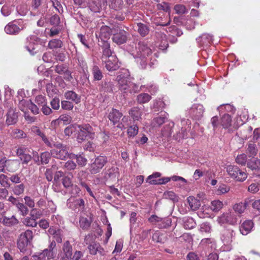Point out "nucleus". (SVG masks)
Here are the masks:
<instances>
[{"instance_id": "obj_19", "label": "nucleus", "mask_w": 260, "mask_h": 260, "mask_svg": "<svg viewBox=\"0 0 260 260\" xmlns=\"http://www.w3.org/2000/svg\"><path fill=\"white\" fill-rule=\"evenodd\" d=\"M122 116V114L121 112L115 109L112 108L108 115V118L115 125L119 121Z\"/></svg>"}, {"instance_id": "obj_47", "label": "nucleus", "mask_w": 260, "mask_h": 260, "mask_svg": "<svg viewBox=\"0 0 260 260\" xmlns=\"http://www.w3.org/2000/svg\"><path fill=\"white\" fill-rule=\"evenodd\" d=\"M19 102L18 104L19 108L23 112L25 113L26 111L28 109L29 104L30 100L26 101L24 99H19Z\"/></svg>"}, {"instance_id": "obj_62", "label": "nucleus", "mask_w": 260, "mask_h": 260, "mask_svg": "<svg viewBox=\"0 0 260 260\" xmlns=\"http://www.w3.org/2000/svg\"><path fill=\"white\" fill-rule=\"evenodd\" d=\"M64 168L68 171L75 170L77 167V164L73 160H68L65 162Z\"/></svg>"}, {"instance_id": "obj_45", "label": "nucleus", "mask_w": 260, "mask_h": 260, "mask_svg": "<svg viewBox=\"0 0 260 260\" xmlns=\"http://www.w3.org/2000/svg\"><path fill=\"white\" fill-rule=\"evenodd\" d=\"M62 42L59 39H53L49 41L48 43V47L50 49H57L61 48L62 46Z\"/></svg>"}, {"instance_id": "obj_60", "label": "nucleus", "mask_w": 260, "mask_h": 260, "mask_svg": "<svg viewBox=\"0 0 260 260\" xmlns=\"http://www.w3.org/2000/svg\"><path fill=\"white\" fill-rule=\"evenodd\" d=\"M0 183L4 187L7 188L10 186L8 178L4 174L0 175Z\"/></svg>"}, {"instance_id": "obj_55", "label": "nucleus", "mask_w": 260, "mask_h": 260, "mask_svg": "<svg viewBox=\"0 0 260 260\" xmlns=\"http://www.w3.org/2000/svg\"><path fill=\"white\" fill-rule=\"evenodd\" d=\"M24 188V185L23 183H21L20 184L15 185L13 188V191L15 194L19 196L23 193Z\"/></svg>"}, {"instance_id": "obj_13", "label": "nucleus", "mask_w": 260, "mask_h": 260, "mask_svg": "<svg viewBox=\"0 0 260 260\" xmlns=\"http://www.w3.org/2000/svg\"><path fill=\"white\" fill-rule=\"evenodd\" d=\"M128 33L123 29H120L117 32L114 34L112 37L114 42L117 44H123L127 40Z\"/></svg>"}, {"instance_id": "obj_26", "label": "nucleus", "mask_w": 260, "mask_h": 260, "mask_svg": "<svg viewBox=\"0 0 260 260\" xmlns=\"http://www.w3.org/2000/svg\"><path fill=\"white\" fill-rule=\"evenodd\" d=\"M35 211V209H32V210L31 211V217H27L23 219L22 222L25 225L32 228L36 227L37 226V222L36 220V219L34 218V215H32V212Z\"/></svg>"}, {"instance_id": "obj_22", "label": "nucleus", "mask_w": 260, "mask_h": 260, "mask_svg": "<svg viewBox=\"0 0 260 260\" xmlns=\"http://www.w3.org/2000/svg\"><path fill=\"white\" fill-rule=\"evenodd\" d=\"M20 165V161L18 159L7 160L6 170L10 172H14L19 169Z\"/></svg>"}, {"instance_id": "obj_61", "label": "nucleus", "mask_w": 260, "mask_h": 260, "mask_svg": "<svg viewBox=\"0 0 260 260\" xmlns=\"http://www.w3.org/2000/svg\"><path fill=\"white\" fill-rule=\"evenodd\" d=\"M246 161L247 156L244 153L238 155L236 158V162L241 165H245Z\"/></svg>"}, {"instance_id": "obj_30", "label": "nucleus", "mask_w": 260, "mask_h": 260, "mask_svg": "<svg viewBox=\"0 0 260 260\" xmlns=\"http://www.w3.org/2000/svg\"><path fill=\"white\" fill-rule=\"evenodd\" d=\"M19 223L18 220L14 215L10 217L5 216L3 221V224L7 226H12L17 225Z\"/></svg>"}, {"instance_id": "obj_16", "label": "nucleus", "mask_w": 260, "mask_h": 260, "mask_svg": "<svg viewBox=\"0 0 260 260\" xmlns=\"http://www.w3.org/2000/svg\"><path fill=\"white\" fill-rule=\"evenodd\" d=\"M213 36L209 34H203L197 38V41L200 45L208 46L213 42Z\"/></svg>"}, {"instance_id": "obj_3", "label": "nucleus", "mask_w": 260, "mask_h": 260, "mask_svg": "<svg viewBox=\"0 0 260 260\" xmlns=\"http://www.w3.org/2000/svg\"><path fill=\"white\" fill-rule=\"evenodd\" d=\"M226 172L231 178L238 182H243L247 178L246 172L236 166H228L226 167Z\"/></svg>"}, {"instance_id": "obj_64", "label": "nucleus", "mask_w": 260, "mask_h": 260, "mask_svg": "<svg viewBox=\"0 0 260 260\" xmlns=\"http://www.w3.org/2000/svg\"><path fill=\"white\" fill-rule=\"evenodd\" d=\"M101 3L100 0H97L94 3L93 2L90 3V8L91 11L94 12H99L101 9Z\"/></svg>"}, {"instance_id": "obj_49", "label": "nucleus", "mask_w": 260, "mask_h": 260, "mask_svg": "<svg viewBox=\"0 0 260 260\" xmlns=\"http://www.w3.org/2000/svg\"><path fill=\"white\" fill-rule=\"evenodd\" d=\"M16 207L18 210L20 212V214L23 216L26 215L28 213V209L27 207L25 206L23 203H18L16 204Z\"/></svg>"}, {"instance_id": "obj_48", "label": "nucleus", "mask_w": 260, "mask_h": 260, "mask_svg": "<svg viewBox=\"0 0 260 260\" xmlns=\"http://www.w3.org/2000/svg\"><path fill=\"white\" fill-rule=\"evenodd\" d=\"M50 152L45 151L41 153L40 155L41 162L42 164H47L51 158Z\"/></svg>"}, {"instance_id": "obj_6", "label": "nucleus", "mask_w": 260, "mask_h": 260, "mask_svg": "<svg viewBox=\"0 0 260 260\" xmlns=\"http://www.w3.org/2000/svg\"><path fill=\"white\" fill-rule=\"evenodd\" d=\"M52 145H55V148L50 150L52 156L61 160H65L68 157L70 158V154L68 152L69 147L66 145H63L61 143L53 144Z\"/></svg>"}, {"instance_id": "obj_40", "label": "nucleus", "mask_w": 260, "mask_h": 260, "mask_svg": "<svg viewBox=\"0 0 260 260\" xmlns=\"http://www.w3.org/2000/svg\"><path fill=\"white\" fill-rule=\"evenodd\" d=\"M160 173L155 172L151 175H149L146 180V182L150 184H158V180L156 179L160 176Z\"/></svg>"}, {"instance_id": "obj_53", "label": "nucleus", "mask_w": 260, "mask_h": 260, "mask_svg": "<svg viewBox=\"0 0 260 260\" xmlns=\"http://www.w3.org/2000/svg\"><path fill=\"white\" fill-rule=\"evenodd\" d=\"M12 136L17 139L26 137V134L22 130L19 129H14L12 132Z\"/></svg>"}, {"instance_id": "obj_8", "label": "nucleus", "mask_w": 260, "mask_h": 260, "mask_svg": "<svg viewBox=\"0 0 260 260\" xmlns=\"http://www.w3.org/2000/svg\"><path fill=\"white\" fill-rule=\"evenodd\" d=\"M107 162V158L104 156H99L95 158L94 161L90 165V172L92 174L100 172L102 169Z\"/></svg>"}, {"instance_id": "obj_46", "label": "nucleus", "mask_w": 260, "mask_h": 260, "mask_svg": "<svg viewBox=\"0 0 260 260\" xmlns=\"http://www.w3.org/2000/svg\"><path fill=\"white\" fill-rule=\"evenodd\" d=\"M150 99L151 96L146 93H141L137 96V101L140 104L147 103Z\"/></svg>"}, {"instance_id": "obj_58", "label": "nucleus", "mask_w": 260, "mask_h": 260, "mask_svg": "<svg viewBox=\"0 0 260 260\" xmlns=\"http://www.w3.org/2000/svg\"><path fill=\"white\" fill-rule=\"evenodd\" d=\"M35 103L38 106L43 107L47 104V101L45 97L42 95H39L35 99Z\"/></svg>"}, {"instance_id": "obj_12", "label": "nucleus", "mask_w": 260, "mask_h": 260, "mask_svg": "<svg viewBox=\"0 0 260 260\" xmlns=\"http://www.w3.org/2000/svg\"><path fill=\"white\" fill-rule=\"evenodd\" d=\"M102 49V61L109 59L111 56H116L115 53L110 49V44L106 41H104L101 46Z\"/></svg>"}, {"instance_id": "obj_56", "label": "nucleus", "mask_w": 260, "mask_h": 260, "mask_svg": "<svg viewBox=\"0 0 260 260\" xmlns=\"http://www.w3.org/2000/svg\"><path fill=\"white\" fill-rule=\"evenodd\" d=\"M249 156H253L257 154V149L256 145L254 144H249L247 149Z\"/></svg>"}, {"instance_id": "obj_9", "label": "nucleus", "mask_w": 260, "mask_h": 260, "mask_svg": "<svg viewBox=\"0 0 260 260\" xmlns=\"http://www.w3.org/2000/svg\"><path fill=\"white\" fill-rule=\"evenodd\" d=\"M234 237V230L231 229H226L222 231L220 238L224 245H230L233 242Z\"/></svg>"}, {"instance_id": "obj_35", "label": "nucleus", "mask_w": 260, "mask_h": 260, "mask_svg": "<svg viewBox=\"0 0 260 260\" xmlns=\"http://www.w3.org/2000/svg\"><path fill=\"white\" fill-rule=\"evenodd\" d=\"M217 109L219 112V113L225 111L226 112V113L228 114H233L235 110V108L230 104L220 105L217 108Z\"/></svg>"}, {"instance_id": "obj_52", "label": "nucleus", "mask_w": 260, "mask_h": 260, "mask_svg": "<svg viewBox=\"0 0 260 260\" xmlns=\"http://www.w3.org/2000/svg\"><path fill=\"white\" fill-rule=\"evenodd\" d=\"M58 168L55 165H52L51 168L47 169L45 173L46 179L48 181H51L53 179V172L52 169H57Z\"/></svg>"}, {"instance_id": "obj_7", "label": "nucleus", "mask_w": 260, "mask_h": 260, "mask_svg": "<svg viewBox=\"0 0 260 260\" xmlns=\"http://www.w3.org/2000/svg\"><path fill=\"white\" fill-rule=\"evenodd\" d=\"M67 205L75 212H82L85 208V202L83 199L72 197L67 200Z\"/></svg>"}, {"instance_id": "obj_51", "label": "nucleus", "mask_w": 260, "mask_h": 260, "mask_svg": "<svg viewBox=\"0 0 260 260\" xmlns=\"http://www.w3.org/2000/svg\"><path fill=\"white\" fill-rule=\"evenodd\" d=\"M49 22L51 25L53 26H61L60 19L58 15L55 14L52 16L49 20Z\"/></svg>"}, {"instance_id": "obj_18", "label": "nucleus", "mask_w": 260, "mask_h": 260, "mask_svg": "<svg viewBox=\"0 0 260 260\" xmlns=\"http://www.w3.org/2000/svg\"><path fill=\"white\" fill-rule=\"evenodd\" d=\"M250 201V200L247 199H245L243 202L235 204L233 207L234 211L238 214H242L244 212Z\"/></svg>"}, {"instance_id": "obj_44", "label": "nucleus", "mask_w": 260, "mask_h": 260, "mask_svg": "<svg viewBox=\"0 0 260 260\" xmlns=\"http://www.w3.org/2000/svg\"><path fill=\"white\" fill-rule=\"evenodd\" d=\"M223 203L219 200H214L211 202L210 208L214 212H218L223 207Z\"/></svg>"}, {"instance_id": "obj_27", "label": "nucleus", "mask_w": 260, "mask_h": 260, "mask_svg": "<svg viewBox=\"0 0 260 260\" xmlns=\"http://www.w3.org/2000/svg\"><path fill=\"white\" fill-rule=\"evenodd\" d=\"M187 200L190 208L192 210L195 211L200 208L201 204L199 200L193 197L190 196L187 198Z\"/></svg>"}, {"instance_id": "obj_37", "label": "nucleus", "mask_w": 260, "mask_h": 260, "mask_svg": "<svg viewBox=\"0 0 260 260\" xmlns=\"http://www.w3.org/2000/svg\"><path fill=\"white\" fill-rule=\"evenodd\" d=\"M110 8L115 10L121 9L122 7V0H109Z\"/></svg>"}, {"instance_id": "obj_43", "label": "nucleus", "mask_w": 260, "mask_h": 260, "mask_svg": "<svg viewBox=\"0 0 260 260\" xmlns=\"http://www.w3.org/2000/svg\"><path fill=\"white\" fill-rule=\"evenodd\" d=\"M32 131L36 135L39 136L41 138L42 141L45 144V145H50V144L47 141V138L45 136V135L41 131V130L38 127H33L31 128Z\"/></svg>"}, {"instance_id": "obj_28", "label": "nucleus", "mask_w": 260, "mask_h": 260, "mask_svg": "<svg viewBox=\"0 0 260 260\" xmlns=\"http://www.w3.org/2000/svg\"><path fill=\"white\" fill-rule=\"evenodd\" d=\"M129 114L134 121H139L142 118V111L138 107H134L129 111Z\"/></svg>"}, {"instance_id": "obj_23", "label": "nucleus", "mask_w": 260, "mask_h": 260, "mask_svg": "<svg viewBox=\"0 0 260 260\" xmlns=\"http://www.w3.org/2000/svg\"><path fill=\"white\" fill-rule=\"evenodd\" d=\"M253 223L250 220L245 221L241 225L240 231L243 235H247L253 228Z\"/></svg>"}, {"instance_id": "obj_11", "label": "nucleus", "mask_w": 260, "mask_h": 260, "mask_svg": "<svg viewBox=\"0 0 260 260\" xmlns=\"http://www.w3.org/2000/svg\"><path fill=\"white\" fill-rule=\"evenodd\" d=\"M102 62L105 64V67L109 71L117 70L120 67L116 56H111L110 58L106 59V61H103Z\"/></svg>"}, {"instance_id": "obj_15", "label": "nucleus", "mask_w": 260, "mask_h": 260, "mask_svg": "<svg viewBox=\"0 0 260 260\" xmlns=\"http://www.w3.org/2000/svg\"><path fill=\"white\" fill-rule=\"evenodd\" d=\"M204 109L201 104H194L189 111L190 114L196 119L201 118L204 113Z\"/></svg>"}, {"instance_id": "obj_29", "label": "nucleus", "mask_w": 260, "mask_h": 260, "mask_svg": "<svg viewBox=\"0 0 260 260\" xmlns=\"http://www.w3.org/2000/svg\"><path fill=\"white\" fill-rule=\"evenodd\" d=\"M184 228L186 230L192 229L195 227L196 223L194 219L190 217H185L183 218Z\"/></svg>"}, {"instance_id": "obj_32", "label": "nucleus", "mask_w": 260, "mask_h": 260, "mask_svg": "<svg viewBox=\"0 0 260 260\" xmlns=\"http://www.w3.org/2000/svg\"><path fill=\"white\" fill-rule=\"evenodd\" d=\"M232 118L230 114L225 113L221 118V124L224 128H229L231 125Z\"/></svg>"}, {"instance_id": "obj_31", "label": "nucleus", "mask_w": 260, "mask_h": 260, "mask_svg": "<svg viewBox=\"0 0 260 260\" xmlns=\"http://www.w3.org/2000/svg\"><path fill=\"white\" fill-rule=\"evenodd\" d=\"M167 116L165 115H159L154 117L152 122L151 125L153 127H159L164 123H165Z\"/></svg>"}, {"instance_id": "obj_20", "label": "nucleus", "mask_w": 260, "mask_h": 260, "mask_svg": "<svg viewBox=\"0 0 260 260\" xmlns=\"http://www.w3.org/2000/svg\"><path fill=\"white\" fill-rule=\"evenodd\" d=\"M92 221L90 214L81 216L79 220L80 226L83 230H87L90 227Z\"/></svg>"}, {"instance_id": "obj_57", "label": "nucleus", "mask_w": 260, "mask_h": 260, "mask_svg": "<svg viewBox=\"0 0 260 260\" xmlns=\"http://www.w3.org/2000/svg\"><path fill=\"white\" fill-rule=\"evenodd\" d=\"M227 216L228 219V223L232 225H234L237 223L238 221V218L237 216L231 212L227 213Z\"/></svg>"}, {"instance_id": "obj_42", "label": "nucleus", "mask_w": 260, "mask_h": 260, "mask_svg": "<svg viewBox=\"0 0 260 260\" xmlns=\"http://www.w3.org/2000/svg\"><path fill=\"white\" fill-rule=\"evenodd\" d=\"M110 37V28L107 26L102 27L100 30V37L102 40H107Z\"/></svg>"}, {"instance_id": "obj_50", "label": "nucleus", "mask_w": 260, "mask_h": 260, "mask_svg": "<svg viewBox=\"0 0 260 260\" xmlns=\"http://www.w3.org/2000/svg\"><path fill=\"white\" fill-rule=\"evenodd\" d=\"M139 127L137 125H133L129 126L127 129V135L128 137H134L138 133Z\"/></svg>"}, {"instance_id": "obj_1", "label": "nucleus", "mask_w": 260, "mask_h": 260, "mask_svg": "<svg viewBox=\"0 0 260 260\" xmlns=\"http://www.w3.org/2000/svg\"><path fill=\"white\" fill-rule=\"evenodd\" d=\"M129 71L122 69L117 76L118 87L123 93H135L139 91V86L132 81Z\"/></svg>"}, {"instance_id": "obj_14", "label": "nucleus", "mask_w": 260, "mask_h": 260, "mask_svg": "<svg viewBox=\"0 0 260 260\" xmlns=\"http://www.w3.org/2000/svg\"><path fill=\"white\" fill-rule=\"evenodd\" d=\"M148 221L152 224L155 225L159 228H164L167 224H169L168 220L159 217L156 215H152L149 218Z\"/></svg>"}, {"instance_id": "obj_38", "label": "nucleus", "mask_w": 260, "mask_h": 260, "mask_svg": "<svg viewBox=\"0 0 260 260\" xmlns=\"http://www.w3.org/2000/svg\"><path fill=\"white\" fill-rule=\"evenodd\" d=\"M92 73L94 80H101L103 77L101 70L97 66H93Z\"/></svg>"}, {"instance_id": "obj_2", "label": "nucleus", "mask_w": 260, "mask_h": 260, "mask_svg": "<svg viewBox=\"0 0 260 260\" xmlns=\"http://www.w3.org/2000/svg\"><path fill=\"white\" fill-rule=\"evenodd\" d=\"M138 49L136 54V61L140 64L141 68L145 69L147 64V61L152 53L151 49L144 41L140 42L137 47Z\"/></svg>"}, {"instance_id": "obj_33", "label": "nucleus", "mask_w": 260, "mask_h": 260, "mask_svg": "<svg viewBox=\"0 0 260 260\" xmlns=\"http://www.w3.org/2000/svg\"><path fill=\"white\" fill-rule=\"evenodd\" d=\"M72 121L71 117L68 114H62L58 118L53 121L55 123L60 124L62 122L64 124H68Z\"/></svg>"}, {"instance_id": "obj_4", "label": "nucleus", "mask_w": 260, "mask_h": 260, "mask_svg": "<svg viewBox=\"0 0 260 260\" xmlns=\"http://www.w3.org/2000/svg\"><path fill=\"white\" fill-rule=\"evenodd\" d=\"M26 27L24 21L22 19L15 20L9 23L5 27V31L7 34L16 35Z\"/></svg>"}, {"instance_id": "obj_63", "label": "nucleus", "mask_w": 260, "mask_h": 260, "mask_svg": "<svg viewBox=\"0 0 260 260\" xmlns=\"http://www.w3.org/2000/svg\"><path fill=\"white\" fill-rule=\"evenodd\" d=\"M48 251L47 250H44L43 251L40 253L39 255H35L34 256V260H46L48 258Z\"/></svg>"}, {"instance_id": "obj_36", "label": "nucleus", "mask_w": 260, "mask_h": 260, "mask_svg": "<svg viewBox=\"0 0 260 260\" xmlns=\"http://www.w3.org/2000/svg\"><path fill=\"white\" fill-rule=\"evenodd\" d=\"M62 29L61 26H53L52 28L46 29V34L50 37H53L59 34Z\"/></svg>"}, {"instance_id": "obj_59", "label": "nucleus", "mask_w": 260, "mask_h": 260, "mask_svg": "<svg viewBox=\"0 0 260 260\" xmlns=\"http://www.w3.org/2000/svg\"><path fill=\"white\" fill-rule=\"evenodd\" d=\"M56 247V243L55 241H52L49 245L48 248L45 249L48 251V258H51L53 257V250Z\"/></svg>"}, {"instance_id": "obj_17", "label": "nucleus", "mask_w": 260, "mask_h": 260, "mask_svg": "<svg viewBox=\"0 0 260 260\" xmlns=\"http://www.w3.org/2000/svg\"><path fill=\"white\" fill-rule=\"evenodd\" d=\"M48 233L49 235L53 236V238L57 243H60L62 242L63 238V232L62 230L52 226L49 229Z\"/></svg>"}, {"instance_id": "obj_10", "label": "nucleus", "mask_w": 260, "mask_h": 260, "mask_svg": "<svg viewBox=\"0 0 260 260\" xmlns=\"http://www.w3.org/2000/svg\"><path fill=\"white\" fill-rule=\"evenodd\" d=\"M18 112L16 108L10 107L6 115V123L8 125H13L17 123Z\"/></svg>"}, {"instance_id": "obj_54", "label": "nucleus", "mask_w": 260, "mask_h": 260, "mask_svg": "<svg viewBox=\"0 0 260 260\" xmlns=\"http://www.w3.org/2000/svg\"><path fill=\"white\" fill-rule=\"evenodd\" d=\"M61 182L64 188L68 189L70 188L73 185L71 178L69 176H64L61 179Z\"/></svg>"}, {"instance_id": "obj_41", "label": "nucleus", "mask_w": 260, "mask_h": 260, "mask_svg": "<svg viewBox=\"0 0 260 260\" xmlns=\"http://www.w3.org/2000/svg\"><path fill=\"white\" fill-rule=\"evenodd\" d=\"M138 31L143 37L147 35L149 32V28L148 26L143 23H138L137 24Z\"/></svg>"}, {"instance_id": "obj_5", "label": "nucleus", "mask_w": 260, "mask_h": 260, "mask_svg": "<svg viewBox=\"0 0 260 260\" xmlns=\"http://www.w3.org/2000/svg\"><path fill=\"white\" fill-rule=\"evenodd\" d=\"M78 134L77 140L79 142L85 141L87 138L92 139L94 136V132L92 127L89 124L78 125Z\"/></svg>"}, {"instance_id": "obj_21", "label": "nucleus", "mask_w": 260, "mask_h": 260, "mask_svg": "<svg viewBox=\"0 0 260 260\" xmlns=\"http://www.w3.org/2000/svg\"><path fill=\"white\" fill-rule=\"evenodd\" d=\"M63 257L67 259H71L73 255V248L70 242L66 241L62 246Z\"/></svg>"}, {"instance_id": "obj_39", "label": "nucleus", "mask_w": 260, "mask_h": 260, "mask_svg": "<svg viewBox=\"0 0 260 260\" xmlns=\"http://www.w3.org/2000/svg\"><path fill=\"white\" fill-rule=\"evenodd\" d=\"M29 243L30 242L25 239L23 237H21L20 235L17 242L18 247L21 252H23L26 250V248Z\"/></svg>"}, {"instance_id": "obj_24", "label": "nucleus", "mask_w": 260, "mask_h": 260, "mask_svg": "<svg viewBox=\"0 0 260 260\" xmlns=\"http://www.w3.org/2000/svg\"><path fill=\"white\" fill-rule=\"evenodd\" d=\"M64 95L66 99L72 101L76 104L80 102V96L72 90L66 91Z\"/></svg>"}, {"instance_id": "obj_34", "label": "nucleus", "mask_w": 260, "mask_h": 260, "mask_svg": "<svg viewBox=\"0 0 260 260\" xmlns=\"http://www.w3.org/2000/svg\"><path fill=\"white\" fill-rule=\"evenodd\" d=\"M247 167L252 170H256L260 168V160L256 158H252L247 163Z\"/></svg>"}, {"instance_id": "obj_25", "label": "nucleus", "mask_w": 260, "mask_h": 260, "mask_svg": "<svg viewBox=\"0 0 260 260\" xmlns=\"http://www.w3.org/2000/svg\"><path fill=\"white\" fill-rule=\"evenodd\" d=\"M70 158L76 159L78 165L81 167L85 166L87 162V159L83 156V154H70Z\"/></svg>"}]
</instances>
